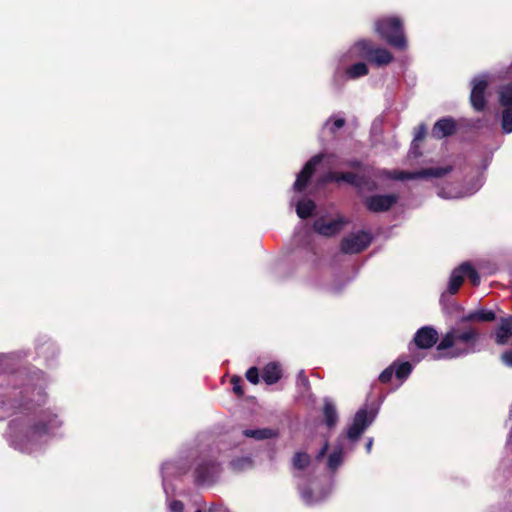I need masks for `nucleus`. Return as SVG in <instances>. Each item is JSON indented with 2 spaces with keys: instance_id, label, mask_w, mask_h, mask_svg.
<instances>
[{
  "instance_id": "1",
  "label": "nucleus",
  "mask_w": 512,
  "mask_h": 512,
  "mask_svg": "<svg viewBox=\"0 0 512 512\" xmlns=\"http://www.w3.org/2000/svg\"><path fill=\"white\" fill-rule=\"evenodd\" d=\"M478 337V332L473 328L464 331L451 329L438 344V353L433 355V359L458 358L473 353Z\"/></svg>"
},
{
  "instance_id": "2",
  "label": "nucleus",
  "mask_w": 512,
  "mask_h": 512,
  "mask_svg": "<svg viewBox=\"0 0 512 512\" xmlns=\"http://www.w3.org/2000/svg\"><path fill=\"white\" fill-rule=\"evenodd\" d=\"M376 32L391 46L404 50L407 41L403 33L402 21L397 17L379 19L375 24Z\"/></svg>"
},
{
  "instance_id": "3",
  "label": "nucleus",
  "mask_w": 512,
  "mask_h": 512,
  "mask_svg": "<svg viewBox=\"0 0 512 512\" xmlns=\"http://www.w3.org/2000/svg\"><path fill=\"white\" fill-rule=\"evenodd\" d=\"M350 54L353 57H368L377 66L387 65L393 60L392 54L387 49H372L370 42L366 40L356 42Z\"/></svg>"
},
{
  "instance_id": "4",
  "label": "nucleus",
  "mask_w": 512,
  "mask_h": 512,
  "mask_svg": "<svg viewBox=\"0 0 512 512\" xmlns=\"http://www.w3.org/2000/svg\"><path fill=\"white\" fill-rule=\"evenodd\" d=\"M451 171L450 167H436V168H425L416 172H404V171H383L381 175H384L394 180H411L418 178H439Z\"/></svg>"
},
{
  "instance_id": "5",
  "label": "nucleus",
  "mask_w": 512,
  "mask_h": 512,
  "mask_svg": "<svg viewBox=\"0 0 512 512\" xmlns=\"http://www.w3.org/2000/svg\"><path fill=\"white\" fill-rule=\"evenodd\" d=\"M376 415V410L371 409L368 411L366 408L359 409L354 416L352 425L347 430L348 439L356 441L366 428L372 424Z\"/></svg>"
},
{
  "instance_id": "6",
  "label": "nucleus",
  "mask_w": 512,
  "mask_h": 512,
  "mask_svg": "<svg viewBox=\"0 0 512 512\" xmlns=\"http://www.w3.org/2000/svg\"><path fill=\"white\" fill-rule=\"evenodd\" d=\"M371 243V236L367 232H357L344 238L341 249L345 253L353 254L364 250Z\"/></svg>"
},
{
  "instance_id": "7",
  "label": "nucleus",
  "mask_w": 512,
  "mask_h": 512,
  "mask_svg": "<svg viewBox=\"0 0 512 512\" xmlns=\"http://www.w3.org/2000/svg\"><path fill=\"white\" fill-rule=\"evenodd\" d=\"M470 102L476 111H482L486 106L485 91L488 87V81L485 76L475 77L472 82Z\"/></svg>"
},
{
  "instance_id": "8",
  "label": "nucleus",
  "mask_w": 512,
  "mask_h": 512,
  "mask_svg": "<svg viewBox=\"0 0 512 512\" xmlns=\"http://www.w3.org/2000/svg\"><path fill=\"white\" fill-rule=\"evenodd\" d=\"M219 473V464L212 460L199 462L195 469L197 481L203 484L213 482Z\"/></svg>"
},
{
  "instance_id": "9",
  "label": "nucleus",
  "mask_w": 512,
  "mask_h": 512,
  "mask_svg": "<svg viewBox=\"0 0 512 512\" xmlns=\"http://www.w3.org/2000/svg\"><path fill=\"white\" fill-rule=\"evenodd\" d=\"M398 200L395 194L373 195L365 199V205L371 212H384L389 210Z\"/></svg>"
},
{
  "instance_id": "10",
  "label": "nucleus",
  "mask_w": 512,
  "mask_h": 512,
  "mask_svg": "<svg viewBox=\"0 0 512 512\" xmlns=\"http://www.w3.org/2000/svg\"><path fill=\"white\" fill-rule=\"evenodd\" d=\"M346 221L343 217H337L335 219L319 218L314 222V230L324 236H333L338 233Z\"/></svg>"
},
{
  "instance_id": "11",
  "label": "nucleus",
  "mask_w": 512,
  "mask_h": 512,
  "mask_svg": "<svg viewBox=\"0 0 512 512\" xmlns=\"http://www.w3.org/2000/svg\"><path fill=\"white\" fill-rule=\"evenodd\" d=\"M322 158V155H316L306 163L304 168L297 175L296 181L293 185V189L295 191L301 192L306 188L311 176L315 171L316 166L322 161Z\"/></svg>"
},
{
  "instance_id": "12",
  "label": "nucleus",
  "mask_w": 512,
  "mask_h": 512,
  "mask_svg": "<svg viewBox=\"0 0 512 512\" xmlns=\"http://www.w3.org/2000/svg\"><path fill=\"white\" fill-rule=\"evenodd\" d=\"M493 337L498 345H512V316L500 318Z\"/></svg>"
},
{
  "instance_id": "13",
  "label": "nucleus",
  "mask_w": 512,
  "mask_h": 512,
  "mask_svg": "<svg viewBox=\"0 0 512 512\" xmlns=\"http://www.w3.org/2000/svg\"><path fill=\"white\" fill-rule=\"evenodd\" d=\"M437 341L438 333L430 326L420 328L414 336L415 345L420 349L431 348Z\"/></svg>"
},
{
  "instance_id": "14",
  "label": "nucleus",
  "mask_w": 512,
  "mask_h": 512,
  "mask_svg": "<svg viewBox=\"0 0 512 512\" xmlns=\"http://www.w3.org/2000/svg\"><path fill=\"white\" fill-rule=\"evenodd\" d=\"M456 132V122L452 118H443L438 120L433 127V136L441 139Z\"/></svg>"
},
{
  "instance_id": "15",
  "label": "nucleus",
  "mask_w": 512,
  "mask_h": 512,
  "mask_svg": "<svg viewBox=\"0 0 512 512\" xmlns=\"http://www.w3.org/2000/svg\"><path fill=\"white\" fill-rule=\"evenodd\" d=\"M46 417L49 418V420H48L49 423H46L43 419H41L33 428L32 434H31V438L33 440L36 438L43 437L44 435L49 433V431L52 428L58 426L59 421L57 420V417L55 415L48 414Z\"/></svg>"
},
{
  "instance_id": "16",
  "label": "nucleus",
  "mask_w": 512,
  "mask_h": 512,
  "mask_svg": "<svg viewBox=\"0 0 512 512\" xmlns=\"http://www.w3.org/2000/svg\"><path fill=\"white\" fill-rule=\"evenodd\" d=\"M328 494H329L328 490L319 491L318 489L313 488V490L310 491L307 488L300 489L301 498L307 505H313V504L319 503L320 501L324 500Z\"/></svg>"
},
{
  "instance_id": "17",
  "label": "nucleus",
  "mask_w": 512,
  "mask_h": 512,
  "mask_svg": "<svg viewBox=\"0 0 512 512\" xmlns=\"http://www.w3.org/2000/svg\"><path fill=\"white\" fill-rule=\"evenodd\" d=\"M325 181L326 182H329V181H335V182L344 181V182L353 184V185L358 186V187L361 186V179H360V177L357 174L351 173V172H347V173L330 172V173H328L326 175Z\"/></svg>"
},
{
  "instance_id": "18",
  "label": "nucleus",
  "mask_w": 512,
  "mask_h": 512,
  "mask_svg": "<svg viewBox=\"0 0 512 512\" xmlns=\"http://www.w3.org/2000/svg\"><path fill=\"white\" fill-rule=\"evenodd\" d=\"M496 315L491 310H477L470 312L469 314L463 316L461 318L462 322H469V321H480V322H490L495 320Z\"/></svg>"
},
{
  "instance_id": "19",
  "label": "nucleus",
  "mask_w": 512,
  "mask_h": 512,
  "mask_svg": "<svg viewBox=\"0 0 512 512\" xmlns=\"http://www.w3.org/2000/svg\"><path fill=\"white\" fill-rule=\"evenodd\" d=\"M281 377V368L276 363H269L263 369L262 378L268 385L276 383Z\"/></svg>"
},
{
  "instance_id": "20",
  "label": "nucleus",
  "mask_w": 512,
  "mask_h": 512,
  "mask_svg": "<svg viewBox=\"0 0 512 512\" xmlns=\"http://www.w3.org/2000/svg\"><path fill=\"white\" fill-rule=\"evenodd\" d=\"M323 412H324L325 423H326L327 427H329V428L334 427L338 421V415H337L335 405L329 399H325Z\"/></svg>"
},
{
  "instance_id": "21",
  "label": "nucleus",
  "mask_w": 512,
  "mask_h": 512,
  "mask_svg": "<svg viewBox=\"0 0 512 512\" xmlns=\"http://www.w3.org/2000/svg\"><path fill=\"white\" fill-rule=\"evenodd\" d=\"M295 206L297 215L302 219L310 217L315 209L314 202L309 199L299 200L296 202Z\"/></svg>"
},
{
  "instance_id": "22",
  "label": "nucleus",
  "mask_w": 512,
  "mask_h": 512,
  "mask_svg": "<svg viewBox=\"0 0 512 512\" xmlns=\"http://www.w3.org/2000/svg\"><path fill=\"white\" fill-rule=\"evenodd\" d=\"M464 281V273H463V270L461 269V265L454 269L451 273V276H450V280H449V285H448V290L451 294H454L458 291V289L460 288V286L462 285Z\"/></svg>"
},
{
  "instance_id": "23",
  "label": "nucleus",
  "mask_w": 512,
  "mask_h": 512,
  "mask_svg": "<svg viewBox=\"0 0 512 512\" xmlns=\"http://www.w3.org/2000/svg\"><path fill=\"white\" fill-rule=\"evenodd\" d=\"M243 435L249 438H254L257 440L269 439L276 435V433L271 429H246L243 431Z\"/></svg>"
},
{
  "instance_id": "24",
  "label": "nucleus",
  "mask_w": 512,
  "mask_h": 512,
  "mask_svg": "<svg viewBox=\"0 0 512 512\" xmlns=\"http://www.w3.org/2000/svg\"><path fill=\"white\" fill-rule=\"evenodd\" d=\"M479 187H480V185H478L477 187H475L473 190H471L469 192L454 191V189H452L450 187L448 189H446V188L441 189L438 192V195L444 199H458V198H462V197H465V196L475 193L479 189Z\"/></svg>"
},
{
  "instance_id": "25",
  "label": "nucleus",
  "mask_w": 512,
  "mask_h": 512,
  "mask_svg": "<svg viewBox=\"0 0 512 512\" xmlns=\"http://www.w3.org/2000/svg\"><path fill=\"white\" fill-rule=\"evenodd\" d=\"M368 74V67L365 63L359 62L346 70L349 79H357Z\"/></svg>"
},
{
  "instance_id": "26",
  "label": "nucleus",
  "mask_w": 512,
  "mask_h": 512,
  "mask_svg": "<svg viewBox=\"0 0 512 512\" xmlns=\"http://www.w3.org/2000/svg\"><path fill=\"white\" fill-rule=\"evenodd\" d=\"M343 461V450L342 447L339 446L336 450H334L328 457V468L332 471L336 470Z\"/></svg>"
},
{
  "instance_id": "27",
  "label": "nucleus",
  "mask_w": 512,
  "mask_h": 512,
  "mask_svg": "<svg viewBox=\"0 0 512 512\" xmlns=\"http://www.w3.org/2000/svg\"><path fill=\"white\" fill-rule=\"evenodd\" d=\"M230 467L235 472L244 471L252 467V460L250 457L235 458L230 462Z\"/></svg>"
},
{
  "instance_id": "28",
  "label": "nucleus",
  "mask_w": 512,
  "mask_h": 512,
  "mask_svg": "<svg viewBox=\"0 0 512 512\" xmlns=\"http://www.w3.org/2000/svg\"><path fill=\"white\" fill-rule=\"evenodd\" d=\"M499 101L505 107H512V84L500 88Z\"/></svg>"
},
{
  "instance_id": "29",
  "label": "nucleus",
  "mask_w": 512,
  "mask_h": 512,
  "mask_svg": "<svg viewBox=\"0 0 512 512\" xmlns=\"http://www.w3.org/2000/svg\"><path fill=\"white\" fill-rule=\"evenodd\" d=\"M310 456L305 452H297L293 457V467L298 470H303L310 464Z\"/></svg>"
},
{
  "instance_id": "30",
  "label": "nucleus",
  "mask_w": 512,
  "mask_h": 512,
  "mask_svg": "<svg viewBox=\"0 0 512 512\" xmlns=\"http://www.w3.org/2000/svg\"><path fill=\"white\" fill-rule=\"evenodd\" d=\"M461 269L463 270L464 277H467L473 285H478L480 282V276L477 271L469 264L463 263L461 265Z\"/></svg>"
},
{
  "instance_id": "31",
  "label": "nucleus",
  "mask_w": 512,
  "mask_h": 512,
  "mask_svg": "<svg viewBox=\"0 0 512 512\" xmlns=\"http://www.w3.org/2000/svg\"><path fill=\"white\" fill-rule=\"evenodd\" d=\"M502 129L505 133L512 132V107H507L502 113Z\"/></svg>"
},
{
  "instance_id": "32",
  "label": "nucleus",
  "mask_w": 512,
  "mask_h": 512,
  "mask_svg": "<svg viewBox=\"0 0 512 512\" xmlns=\"http://www.w3.org/2000/svg\"><path fill=\"white\" fill-rule=\"evenodd\" d=\"M395 375L399 379H405L412 371V366L409 362H404L399 365L394 364Z\"/></svg>"
},
{
  "instance_id": "33",
  "label": "nucleus",
  "mask_w": 512,
  "mask_h": 512,
  "mask_svg": "<svg viewBox=\"0 0 512 512\" xmlns=\"http://www.w3.org/2000/svg\"><path fill=\"white\" fill-rule=\"evenodd\" d=\"M345 124V120L343 118H340V117H331L329 118L325 124H324V128H327L329 129L332 133H334L335 131L339 130L340 128H342Z\"/></svg>"
},
{
  "instance_id": "34",
  "label": "nucleus",
  "mask_w": 512,
  "mask_h": 512,
  "mask_svg": "<svg viewBox=\"0 0 512 512\" xmlns=\"http://www.w3.org/2000/svg\"><path fill=\"white\" fill-rule=\"evenodd\" d=\"M246 378L252 384H257L259 382V372L256 367H251L246 372Z\"/></svg>"
},
{
  "instance_id": "35",
  "label": "nucleus",
  "mask_w": 512,
  "mask_h": 512,
  "mask_svg": "<svg viewBox=\"0 0 512 512\" xmlns=\"http://www.w3.org/2000/svg\"><path fill=\"white\" fill-rule=\"evenodd\" d=\"M395 373L394 371V365L386 368L379 376V380L383 383H387L390 381V379L392 378L393 374Z\"/></svg>"
},
{
  "instance_id": "36",
  "label": "nucleus",
  "mask_w": 512,
  "mask_h": 512,
  "mask_svg": "<svg viewBox=\"0 0 512 512\" xmlns=\"http://www.w3.org/2000/svg\"><path fill=\"white\" fill-rule=\"evenodd\" d=\"M15 447L21 451H24V452H33L35 451V448L33 447L34 446V443H32V439H29L28 442L26 444H14Z\"/></svg>"
},
{
  "instance_id": "37",
  "label": "nucleus",
  "mask_w": 512,
  "mask_h": 512,
  "mask_svg": "<svg viewBox=\"0 0 512 512\" xmlns=\"http://www.w3.org/2000/svg\"><path fill=\"white\" fill-rule=\"evenodd\" d=\"M426 135V127L424 125H420L415 133L413 144L416 142L422 141Z\"/></svg>"
},
{
  "instance_id": "38",
  "label": "nucleus",
  "mask_w": 512,
  "mask_h": 512,
  "mask_svg": "<svg viewBox=\"0 0 512 512\" xmlns=\"http://www.w3.org/2000/svg\"><path fill=\"white\" fill-rule=\"evenodd\" d=\"M500 358L504 365L512 367V350L503 352Z\"/></svg>"
},
{
  "instance_id": "39",
  "label": "nucleus",
  "mask_w": 512,
  "mask_h": 512,
  "mask_svg": "<svg viewBox=\"0 0 512 512\" xmlns=\"http://www.w3.org/2000/svg\"><path fill=\"white\" fill-rule=\"evenodd\" d=\"M240 382L241 380L239 378H232V384H233V391L237 394V395H243V390L240 386Z\"/></svg>"
},
{
  "instance_id": "40",
  "label": "nucleus",
  "mask_w": 512,
  "mask_h": 512,
  "mask_svg": "<svg viewBox=\"0 0 512 512\" xmlns=\"http://www.w3.org/2000/svg\"><path fill=\"white\" fill-rule=\"evenodd\" d=\"M170 511L171 512H182L183 504L180 501H173L170 503Z\"/></svg>"
},
{
  "instance_id": "41",
  "label": "nucleus",
  "mask_w": 512,
  "mask_h": 512,
  "mask_svg": "<svg viewBox=\"0 0 512 512\" xmlns=\"http://www.w3.org/2000/svg\"><path fill=\"white\" fill-rule=\"evenodd\" d=\"M298 380L304 386H308V384H309V381H308L307 377L303 374V372L299 373Z\"/></svg>"
},
{
  "instance_id": "42",
  "label": "nucleus",
  "mask_w": 512,
  "mask_h": 512,
  "mask_svg": "<svg viewBox=\"0 0 512 512\" xmlns=\"http://www.w3.org/2000/svg\"><path fill=\"white\" fill-rule=\"evenodd\" d=\"M327 450H328V443L326 442L324 444V446L322 447V449L319 451V453L317 455V458L321 459L322 457H324V455L326 454Z\"/></svg>"
},
{
  "instance_id": "43",
  "label": "nucleus",
  "mask_w": 512,
  "mask_h": 512,
  "mask_svg": "<svg viewBox=\"0 0 512 512\" xmlns=\"http://www.w3.org/2000/svg\"><path fill=\"white\" fill-rule=\"evenodd\" d=\"M372 445H373V439L370 438L367 443H366V450L367 452L369 453L371 451V448H372Z\"/></svg>"
},
{
  "instance_id": "44",
  "label": "nucleus",
  "mask_w": 512,
  "mask_h": 512,
  "mask_svg": "<svg viewBox=\"0 0 512 512\" xmlns=\"http://www.w3.org/2000/svg\"><path fill=\"white\" fill-rule=\"evenodd\" d=\"M507 445L508 446L512 445V429H511V432H510V434L508 436V439H507Z\"/></svg>"
},
{
  "instance_id": "45",
  "label": "nucleus",
  "mask_w": 512,
  "mask_h": 512,
  "mask_svg": "<svg viewBox=\"0 0 512 512\" xmlns=\"http://www.w3.org/2000/svg\"><path fill=\"white\" fill-rule=\"evenodd\" d=\"M195 512H201V510H197V511H195Z\"/></svg>"
}]
</instances>
